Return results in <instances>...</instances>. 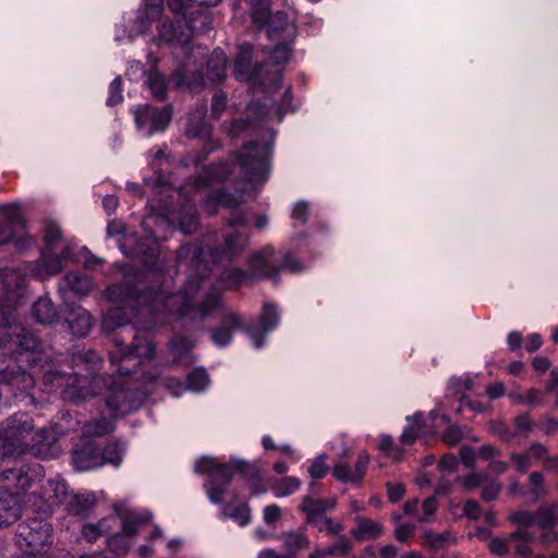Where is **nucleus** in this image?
I'll return each instance as SVG.
<instances>
[{"label":"nucleus","mask_w":558,"mask_h":558,"mask_svg":"<svg viewBox=\"0 0 558 558\" xmlns=\"http://www.w3.org/2000/svg\"><path fill=\"white\" fill-rule=\"evenodd\" d=\"M230 169L227 163L215 166L206 171V175L197 178L193 184L185 185L180 192L183 204L179 209L170 210L167 216L150 215L144 218L142 226L147 232V236L135 241L133 235H123L119 241L120 247L125 255L140 259L143 266L150 271H157L159 259V232L154 229L155 226L163 227L168 225L177 226L183 233L191 234L197 230L198 218L195 204L203 202L206 210L214 215L217 206H223L231 209L229 218L230 230L223 235V247L221 252H211L213 262H219L223 257L231 259L240 255L248 243L250 234L247 232L248 218L247 211L240 208L244 202L242 195L234 196L222 190L213 189L214 182L226 180L230 175Z\"/></svg>","instance_id":"obj_1"},{"label":"nucleus","mask_w":558,"mask_h":558,"mask_svg":"<svg viewBox=\"0 0 558 558\" xmlns=\"http://www.w3.org/2000/svg\"><path fill=\"white\" fill-rule=\"evenodd\" d=\"M187 289L194 291L192 284ZM189 293L186 290L185 294H173L162 287L137 293L131 287L112 284L107 289L106 294L113 305L102 316L101 329L112 332L129 324L136 313L146 310L175 317L204 318L217 305L215 295H209L199 307H191L189 302L193 295Z\"/></svg>","instance_id":"obj_2"},{"label":"nucleus","mask_w":558,"mask_h":558,"mask_svg":"<svg viewBox=\"0 0 558 558\" xmlns=\"http://www.w3.org/2000/svg\"><path fill=\"white\" fill-rule=\"evenodd\" d=\"M35 356L39 359L36 373H41L45 381L56 389H61L63 399L78 402L89 397L104 395L106 405L111 416L124 415L137 408L135 392L124 388L123 384L114 381L111 377L95 375L68 374L61 371L59 364L49 360L48 354L35 349ZM90 372V368H87Z\"/></svg>","instance_id":"obj_3"},{"label":"nucleus","mask_w":558,"mask_h":558,"mask_svg":"<svg viewBox=\"0 0 558 558\" xmlns=\"http://www.w3.org/2000/svg\"><path fill=\"white\" fill-rule=\"evenodd\" d=\"M57 439V432L52 427L35 430L33 420L27 414H14L0 428V460L27 450L35 456L46 457Z\"/></svg>","instance_id":"obj_4"},{"label":"nucleus","mask_w":558,"mask_h":558,"mask_svg":"<svg viewBox=\"0 0 558 558\" xmlns=\"http://www.w3.org/2000/svg\"><path fill=\"white\" fill-rule=\"evenodd\" d=\"M194 471L209 475V481L205 484V490L213 504L223 502V495L227 492L233 471H239L247 480H259V469L239 459L231 460L227 464H218L214 458H201L195 462Z\"/></svg>","instance_id":"obj_5"},{"label":"nucleus","mask_w":558,"mask_h":558,"mask_svg":"<svg viewBox=\"0 0 558 558\" xmlns=\"http://www.w3.org/2000/svg\"><path fill=\"white\" fill-rule=\"evenodd\" d=\"M190 284L194 287V291L192 292V289H189V294L193 295L191 301L189 302V306L199 307V305H202L208 299L209 295H215L217 300V305L213 307V310L206 317L193 319V322L204 320L214 313L220 311L221 325L213 330L211 340L217 347L228 345L231 342L233 331L242 328V320L240 316L233 311L223 307L220 293L217 291V289H210L209 291L202 294L201 291L203 288V280L201 279L190 278L186 281L183 290L178 294H185ZM185 318L192 320V318L190 317Z\"/></svg>","instance_id":"obj_6"},{"label":"nucleus","mask_w":558,"mask_h":558,"mask_svg":"<svg viewBox=\"0 0 558 558\" xmlns=\"http://www.w3.org/2000/svg\"><path fill=\"white\" fill-rule=\"evenodd\" d=\"M114 349L110 351V363L121 375H130L141 365L150 362L155 357L156 349L154 342L147 335L137 332L133 337L130 348H123V341L117 337L113 339Z\"/></svg>","instance_id":"obj_7"},{"label":"nucleus","mask_w":558,"mask_h":558,"mask_svg":"<svg viewBox=\"0 0 558 558\" xmlns=\"http://www.w3.org/2000/svg\"><path fill=\"white\" fill-rule=\"evenodd\" d=\"M250 271L257 278H271L282 269L300 272L303 267L294 260L290 253L277 252L271 246H265L255 252L248 260Z\"/></svg>","instance_id":"obj_8"},{"label":"nucleus","mask_w":558,"mask_h":558,"mask_svg":"<svg viewBox=\"0 0 558 558\" xmlns=\"http://www.w3.org/2000/svg\"><path fill=\"white\" fill-rule=\"evenodd\" d=\"M252 8V21L257 27H267V36L274 41H293L296 35V27L288 19L287 13L278 11L269 14L268 3L263 0L259 4H250Z\"/></svg>","instance_id":"obj_9"},{"label":"nucleus","mask_w":558,"mask_h":558,"mask_svg":"<svg viewBox=\"0 0 558 558\" xmlns=\"http://www.w3.org/2000/svg\"><path fill=\"white\" fill-rule=\"evenodd\" d=\"M268 145L250 144L245 145L235 159L246 181L251 183H263L269 173Z\"/></svg>","instance_id":"obj_10"},{"label":"nucleus","mask_w":558,"mask_h":558,"mask_svg":"<svg viewBox=\"0 0 558 558\" xmlns=\"http://www.w3.org/2000/svg\"><path fill=\"white\" fill-rule=\"evenodd\" d=\"M51 543L52 534L49 523L34 519L19 524L16 544L25 554L29 556L40 554Z\"/></svg>","instance_id":"obj_11"},{"label":"nucleus","mask_w":558,"mask_h":558,"mask_svg":"<svg viewBox=\"0 0 558 558\" xmlns=\"http://www.w3.org/2000/svg\"><path fill=\"white\" fill-rule=\"evenodd\" d=\"M513 524H524L529 526L537 525L542 530L541 542L547 544L550 542L554 527L558 524V504H548L539 507L535 512L517 511L509 515Z\"/></svg>","instance_id":"obj_12"},{"label":"nucleus","mask_w":558,"mask_h":558,"mask_svg":"<svg viewBox=\"0 0 558 558\" xmlns=\"http://www.w3.org/2000/svg\"><path fill=\"white\" fill-rule=\"evenodd\" d=\"M189 14V17L185 14L183 15L184 25L181 20H177V25L165 21L159 29V38L166 43L185 47L191 41L193 34L198 29H205L209 22L208 14L203 11L197 12V16L201 20L199 25H197L196 19L192 17L193 12Z\"/></svg>","instance_id":"obj_13"},{"label":"nucleus","mask_w":558,"mask_h":558,"mask_svg":"<svg viewBox=\"0 0 558 558\" xmlns=\"http://www.w3.org/2000/svg\"><path fill=\"white\" fill-rule=\"evenodd\" d=\"M252 60V47L250 45L240 46L239 54L234 62L233 74L239 81H247L259 83L265 87H278L281 82V71L274 70L267 73L266 77L263 76V72L260 69L258 70H241L242 63L251 64Z\"/></svg>","instance_id":"obj_14"},{"label":"nucleus","mask_w":558,"mask_h":558,"mask_svg":"<svg viewBox=\"0 0 558 558\" xmlns=\"http://www.w3.org/2000/svg\"><path fill=\"white\" fill-rule=\"evenodd\" d=\"M109 450H113L116 452V456H100V452L90 445L84 448L74 449L72 452L73 465L78 471H88L95 468H99L105 463L119 465L120 462L122 461V447L118 444H113L110 445V447L107 449V452Z\"/></svg>","instance_id":"obj_15"},{"label":"nucleus","mask_w":558,"mask_h":558,"mask_svg":"<svg viewBox=\"0 0 558 558\" xmlns=\"http://www.w3.org/2000/svg\"><path fill=\"white\" fill-rule=\"evenodd\" d=\"M172 111L169 107L156 108L149 105L137 108L134 118L140 132L149 137L158 131H165L171 121Z\"/></svg>","instance_id":"obj_16"},{"label":"nucleus","mask_w":558,"mask_h":558,"mask_svg":"<svg viewBox=\"0 0 558 558\" xmlns=\"http://www.w3.org/2000/svg\"><path fill=\"white\" fill-rule=\"evenodd\" d=\"M279 324V313L276 305L265 303L260 315V328H250L247 331L256 349L264 345L265 338L269 331Z\"/></svg>","instance_id":"obj_17"},{"label":"nucleus","mask_w":558,"mask_h":558,"mask_svg":"<svg viewBox=\"0 0 558 558\" xmlns=\"http://www.w3.org/2000/svg\"><path fill=\"white\" fill-rule=\"evenodd\" d=\"M65 323L70 331L76 337L87 336L94 324L89 312L82 306L69 307Z\"/></svg>","instance_id":"obj_18"},{"label":"nucleus","mask_w":558,"mask_h":558,"mask_svg":"<svg viewBox=\"0 0 558 558\" xmlns=\"http://www.w3.org/2000/svg\"><path fill=\"white\" fill-rule=\"evenodd\" d=\"M1 209L8 215V222L4 225H0V244L15 241V245L19 248H24L26 245L29 244V239H15L12 231L13 227L15 226H20L21 228H23V221L19 213L11 205H4L1 207Z\"/></svg>","instance_id":"obj_19"},{"label":"nucleus","mask_w":558,"mask_h":558,"mask_svg":"<svg viewBox=\"0 0 558 558\" xmlns=\"http://www.w3.org/2000/svg\"><path fill=\"white\" fill-rule=\"evenodd\" d=\"M29 272L40 280H45L51 276L59 274L62 269L59 255L52 250H45L40 259L28 267Z\"/></svg>","instance_id":"obj_20"},{"label":"nucleus","mask_w":558,"mask_h":558,"mask_svg":"<svg viewBox=\"0 0 558 558\" xmlns=\"http://www.w3.org/2000/svg\"><path fill=\"white\" fill-rule=\"evenodd\" d=\"M21 515L16 494L9 493L0 485V529L14 523Z\"/></svg>","instance_id":"obj_21"},{"label":"nucleus","mask_w":558,"mask_h":558,"mask_svg":"<svg viewBox=\"0 0 558 558\" xmlns=\"http://www.w3.org/2000/svg\"><path fill=\"white\" fill-rule=\"evenodd\" d=\"M544 454L545 445L541 442H533L523 452H511L509 458L518 472L525 473L534 462H541V458L544 457Z\"/></svg>","instance_id":"obj_22"},{"label":"nucleus","mask_w":558,"mask_h":558,"mask_svg":"<svg viewBox=\"0 0 558 558\" xmlns=\"http://www.w3.org/2000/svg\"><path fill=\"white\" fill-rule=\"evenodd\" d=\"M206 112V105H201L193 112L190 113L185 129V133L189 137L202 140L209 138L211 129L205 122Z\"/></svg>","instance_id":"obj_23"},{"label":"nucleus","mask_w":558,"mask_h":558,"mask_svg":"<svg viewBox=\"0 0 558 558\" xmlns=\"http://www.w3.org/2000/svg\"><path fill=\"white\" fill-rule=\"evenodd\" d=\"M518 529L509 535L510 549L515 554L526 557L532 554L531 543L535 538L534 532L531 526L524 524H515Z\"/></svg>","instance_id":"obj_24"},{"label":"nucleus","mask_w":558,"mask_h":558,"mask_svg":"<svg viewBox=\"0 0 558 558\" xmlns=\"http://www.w3.org/2000/svg\"><path fill=\"white\" fill-rule=\"evenodd\" d=\"M209 384L208 375L205 369L196 368L192 371L186 378V387H183L181 383H175L173 379L167 380V387L169 389L177 388L173 393L179 396L185 389H190L195 392L203 391Z\"/></svg>","instance_id":"obj_25"},{"label":"nucleus","mask_w":558,"mask_h":558,"mask_svg":"<svg viewBox=\"0 0 558 558\" xmlns=\"http://www.w3.org/2000/svg\"><path fill=\"white\" fill-rule=\"evenodd\" d=\"M162 0H145L144 8L135 21L137 33L144 34L151 28L162 13Z\"/></svg>","instance_id":"obj_26"},{"label":"nucleus","mask_w":558,"mask_h":558,"mask_svg":"<svg viewBox=\"0 0 558 558\" xmlns=\"http://www.w3.org/2000/svg\"><path fill=\"white\" fill-rule=\"evenodd\" d=\"M227 57L217 48L210 54L206 66V78L208 82L220 83L226 77Z\"/></svg>","instance_id":"obj_27"},{"label":"nucleus","mask_w":558,"mask_h":558,"mask_svg":"<svg viewBox=\"0 0 558 558\" xmlns=\"http://www.w3.org/2000/svg\"><path fill=\"white\" fill-rule=\"evenodd\" d=\"M384 532L383 525L365 517L355 518V526L352 530L353 536L359 541H366L379 537Z\"/></svg>","instance_id":"obj_28"},{"label":"nucleus","mask_w":558,"mask_h":558,"mask_svg":"<svg viewBox=\"0 0 558 558\" xmlns=\"http://www.w3.org/2000/svg\"><path fill=\"white\" fill-rule=\"evenodd\" d=\"M40 475V466L36 465L33 468H27L26 470L21 469L20 471L14 470H5L2 473V478L4 481H10L13 478L15 481V486L20 490H25L29 488L37 476Z\"/></svg>","instance_id":"obj_29"},{"label":"nucleus","mask_w":558,"mask_h":558,"mask_svg":"<svg viewBox=\"0 0 558 558\" xmlns=\"http://www.w3.org/2000/svg\"><path fill=\"white\" fill-rule=\"evenodd\" d=\"M153 515L149 512H128L120 514V522L122 532L130 538L134 537L140 527L151 520Z\"/></svg>","instance_id":"obj_30"},{"label":"nucleus","mask_w":558,"mask_h":558,"mask_svg":"<svg viewBox=\"0 0 558 558\" xmlns=\"http://www.w3.org/2000/svg\"><path fill=\"white\" fill-rule=\"evenodd\" d=\"M193 347V341L183 336H174L170 341V351L174 361L180 364H189L193 361L190 354Z\"/></svg>","instance_id":"obj_31"},{"label":"nucleus","mask_w":558,"mask_h":558,"mask_svg":"<svg viewBox=\"0 0 558 558\" xmlns=\"http://www.w3.org/2000/svg\"><path fill=\"white\" fill-rule=\"evenodd\" d=\"M118 524L119 521L117 517H108L96 524H85L82 529V534L88 542H94L100 535L111 532Z\"/></svg>","instance_id":"obj_32"},{"label":"nucleus","mask_w":558,"mask_h":558,"mask_svg":"<svg viewBox=\"0 0 558 558\" xmlns=\"http://www.w3.org/2000/svg\"><path fill=\"white\" fill-rule=\"evenodd\" d=\"M204 256V248L198 244H186L181 246L178 251L179 260L189 262L196 271H199L201 269H207L206 266H203Z\"/></svg>","instance_id":"obj_33"},{"label":"nucleus","mask_w":558,"mask_h":558,"mask_svg":"<svg viewBox=\"0 0 558 558\" xmlns=\"http://www.w3.org/2000/svg\"><path fill=\"white\" fill-rule=\"evenodd\" d=\"M33 315L38 323L50 324L56 320L58 312L49 298L41 296L33 305Z\"/></svg>","instance_id":"obj_34"},{"label":"nucleus","mask_w":558,"mask_h":558,"mask_svg":"<svg viewBox=\"0 0 558 558\" xmlns=\"http://www.w3.org/2000/svg\"><path fill=\"white\" fill-rule=\"evenodd\" d=\"M170 82L177 87L186 86L190 89H196L198 87L205 86L206 81L203 74H192L187 75V69L184 66L179 69L170 78Z\"/></svg>","instance_id":"obj_35"},{"label":"nucleus","mask_w":558,"mask_h":558,"mask_svg":"<svg viewBox=\"0 0 558 558\" xmlns=\"http://www.w3.org/2000/svg\"><path fill=\"white\" fill-rule=\"evenodd\" d=\"M114 429L112 420L100 417L86 422L82 427L84 437H101Z\"/></svg>","instance_id":"obj_36"},{"label":"nucleus","mask_w":558,"mask_h":558,"mask_svg":"<svg viewBox=\"0 0 558 558\" xmlns=\"http://www.w3.org/2000/svg\"><path fill=\"white\" fill-rule=\"evenodd\" d=\"M44 498L49 505H59L68 499V486L62 481H48Z\"/></svg>","instance_id":"obj_37"},{"label":"nucleus","mask_w":558,"mask_h":558,"mask_svg":"<svg viewBox=\"0 0 558 558\" xmlns=\"http://www.w3.org/2000/svg\"><path fill=\"white\" fill-rule=\"evenodd\" d=\"M69 288L78 295H87L94 289V282L89 277L81 276L77 272H69L64 277Z\"/></svg>","instance_id":"obj_38"},{"label":"nucleus","mask_w":558,"mask_h":558,"mask_svg":"<svg viewBox=\"0 0 558 558\" xmlns=\"http://www.w3.org/2000/svg\"><path fill=\"white\" fill-rule=\"evenodd\" d=\"M301 487V482L299 478L294 476H286L271 485L272 494L278 497H287L295 492H298Z\"/></svg>","instance_id":"obj_39"},{"label":"nucleus","mask_w":558,"mask_h":558,"mask_svg":"<svg viewBox=\"0 0 558 558\" xmlns=\"http://www.w3.org/2000/svg\"><path fill=\"white\" fill-rule=\"evenodd\" d=\"M95 505V497L93 494H76L71 496L68 502L69 511L73 514H84Z\"/></svg>","instance_id":"obj_40"},{"label":"nucleus","mask_w":558,"mask_h":558,"mask_svg":"<svg viewBox=\"0 0 558 558\" xmlns=\"http://www.w3.org/2000/svg\"><path fill=\"white\" fill-rule=\"evenodd\" d=\"M284 547L288 551V557L290 558L296 551L306 548L308 546V541L304 533L302 532H290L282 535Z\"/></svg>","instance_id":"obj_41"},{"label":"nucleus","mask_w":558,"mask_h":558,"mask_svg":"<svg viewBox=\"0 0 558 558\" xmlns=\"http://www.w3.org/2000/svg\"><path fill=\"white\" fill-rule=\"evenodd\" d=\"M248 279L250 275L240 268H231L226 270L221 278L222 287L225 289H234L246 282Z\"/></svg>","instance_id":"obj_42"},{"label":"nucleus","mask_w":558,"mask_h":558,"mask_svg":"<svg viewBox=\"0 0 558 558\" xmlns=\"http://www.w3.org/2000/svg\"><path fill=\"white\" fill-rule=\"evenodd\" d=\"M422 537L423 544L434 549L444 548L453 541L449 532L437 534L433 531H425Z\"/></svg>","instance_id":"obj_43"},{"label":"nucleus","mask_w":558,"mask_h":558,"mask_svg":"<svg viewBox=\"0 0 558 558\" xmlns=\"http://www.w3.org/2000/svg\"><path fill=\"white\" fill-rule=\"evenodd\" d=\"M423 415L416 413L413 417H408L409 425L404 428L401 435V441L405 445L413 444L421 433V421Z\"/></svg>","instance_id":"obj_44"},{"label":"nucleus","mask_w":558,"mask_h":558,"mask_svg":"<svg viewBox=\"0 0 558 558\" xmlns=\"http://www.w3.org/2000/svg\"><path fill=\"white\" fill-rule=\"evenodd\" d=\"M222 515L233 519L241 526L246 525L251 520L250 508L245 504L235 508H231L230 506L225 505L222 507Z\"/></svg>","instance_id":"obj_45"},{"label":"nucleus","mask_w":558,"mask_h":558,"mask_svg":"<svg viewBox=\"0 0 558 558\" xmlns=\"http://www.w3.org/2000/svg\"><path fill=\"white\" fill-rule=\"evenodd\" d=\"M292 43L293 41L287 40L276 41L275 48L270 54L272 63L280 65L288 62L291 56Z\"/></svg>","instance_id":"obj_46"},{"label":"nucleus","mask_w":558,"mask_h":558,"mask_svg":"<svg viewBox=\"0 0 558 558\" xmlns=\"http://www.w3.org/2000/svg\"><path fill=\"white\" fill-rule=\"evenodd\" d=\"M133 542L122 531L112 535L108 539V547L117 555L125 554L132 546Z\"/></svg>","instance_id":"obj_47"},{"label":"nucleus","mask_w":558,"mask_h":558,"mask_svg":"<svg viewBox=\"0 0 558 558\" xmlns=\"http://www.w3.org/2000/svg\"><path fill=\"white\" fill-rule=\"evenodd\" d=\"M530 493L536 499L543 498L548 495V489L545 486L544 475L541 472H532L529 475Z\"/></svg>","instance_id":"obj_48"},{"label":"nucleus","mask_w":558,"mask_h":558,"mask_svg":"<svg viewBox=\"0 0 558 558\" xmlns=\"http://www.w3.org/2000/svg\"><path fill=\"white\" fill-rule=\"evenodd\" d=\"M146 84L154 97L162 99L166 95L165 77L158 72H150Z\"/></svg>","instance_id":"obj_49"},{"label":"nucleus","mask_w":558,"mask_h":558,"mask_svg":"<svg viewBox=\"0 0 558 558\" xmlns=\"http://www.w3.org/2000/svg\"><path fill=\"white\" fill-rule=\"evenodd\" d=\"M46 250H53L54 245L61 240V230L57 222L47 221L45 226Z\"/></svg>","instance_id":"obj_50"},{"label":"nucleus","mask_w":558,"mask_h":558,"mask_svg":"<svg viewBox=\"0 0 558 558\" xmlns=\"http://www.w3.org/2000/svg\"><path fill=\"white\" fill-rule=\"evenodd\" d=\"M378 449L395 460H399L402 456V450L396 446L392 438L387 435L380 436Z\"/></svg>","instance_id":"obj_51"},{"label":"nucleus","mask_w":558,"mask_h":558,"mask_svg":"<svg viewBox=\"0 0 558 558\" xmlns=\"http://www.w3.org/2000/svg\"><path fill=\"white\" fill-rule=\"evenodd\" d=\"M301 510L310 517L322 514L326 511V502L311 497H304L301 504Z\"/></svg>","instance_id":"obj_52"},{"label":"nucleus","mask_w":558,"mask_h":558,"mask_svg":"<svg viewBox=\"0 0 558 558\" xmlns=\"http://www.w3.org/2000/svg\"><path fill=\"white\" fill-rule=\"evenodd\" d=\"M458 482L463 486L465 492H472L486 482V475L472 473L466 476L459 477Z\"/></svg>","instance_id":"obj_53"},{"label":"nucleus","mask_w":558,"mask_h":558,"mask_svg":"<svg viewBox=\"0 0 558 558\" xmlns=\"http://www.w3.org/2000/svg\"><path fill=\"white\" fill-rule=\"evenodd\" d=\"M123 100L122 95V80L117 76L109 85V95L107 98L108 106H114Z\"/></svg>","instance_id":"obj_54"},{"label":"nucleus","mask_w":558,"mask_h":558,"mask_svg":"<svg viewBox=\"0 0 558 558\" xmlns=\"http://www.w3.org/2000/svg\"><path fill=\"white\" fill-rule=\"evenodd\" d=\"M332 475L342 483H355L353 470L345 462H339L335 465Z\"/></svg>","instance_id":"obj_55"},{"label":"nucleus","mask_w":558,"mask_h":558,"mask_svg":"<svg viewBox=\"0 0 558 558\" xmlns=\"http://www.w3.org/2000/svg\"><path fill=\"white\" fill-rule=\"evenodd\" d=\"M368 462H369L368 453L366 451L360 452V454L356 459L354 469H353V477H354L355 483L361 482L362 478L364 477L366 470H367Z\"/></svg>","instance_id":"obj_56"},{"label":"nucleus","mask_w":558,"mask_h":558,"mask_svg":"<svg viewBox=\"0 0 558 558\" xmlns=\"http://www.w3.org/2000/svg\"><path fill=\"white\" fill-rule=\"evenodd\" d=\"M464 437L463 429L458 425H450L442 434V439L446 444L454 446L460 442Z\"/></svg>","instance_id":"obj_57"},{"label":"nucleus","mask_w":558,"mask_h":558,"mask_svg":"<svg viewBox=\"0 0 558 558\" xmlns=\"http://www.w3.org/2000/svg\"><path fill=\"white\" fill-rule=\"evenodd\" d=\"M328 471V465L325 462V457H318L308 466V473L312 478H323Z\"/></svg>","instance_id":"obj_58"},{"label":"nucleus","mask_w":558,"mask_h":558,"mask_svg":"<svg viewBox=\"0 0 558 558\" xmlns=\"http://www.w3.org/2000/svg\"><path fill=\"white\" fill-rule=\"evenodd\" d=\"M482 490V498L485 501H492L497 498L500 493L501 486L497 481H487L484 483Z\"/></svg>","instance_id":"obj_59"},{"label":"nucleus","mask_w":558,"mask_h":558,"mask_svg":"<svg viewBox=\"0 0 558 558\" xmlns=\"http://www.w3.org/2000/svg\"><path fill=\"white\" fill-rule=\"evenodd\" d=\"M510 542L508 538H494L489 543V549L493 554L497 556H504L510 550Z\"/></svg>","instance_id":"obj_60"},{"label":"nucleus","mask_w":558,"mask_h":558,"mask_svg":"<svg viewBox=\"0 0 558 558\" xmlns=\"http://www.w3.org/2000/svg\"><path fill=\"white\" fill-rule=\"evenodd\" d=\"M537 426L546 435H551L558 430V420L550 415H544L539 418Z\"/></svg>","instance_id":"obj_61"},{"label":"nucleus","mask_w":558,"mask_h":558,"mask_svg":"<svg viewBox=\"0 0 558 558\" xmlns=\"http://www.w3.org/2000/svg\"><path fill=\"white\" fill-rule=\"evenodd\" d=\"M438 508V502L435 497L426 498L422 504L423 515L420 521H429Z\"/></svg>","instance_id":"obj_62"},{"label":"nucleus","mask_w":558,"mask_h":558,"mask_svg":"<svg viewBox=\"0 0 558 558\" xmlns=\"http://www.w3.org/2000/svg\"><path fill=\"white\" fill-rule=\"evenodd\" d=\"M282 517L281 509L277 505H268L264 508L263 519L267 524H274Z\"/></svg>","instance_id":"obj_63"},{"label":"nucleus","mask_w":558,"mask_h":558,"mask_svg":"<svg viewBox=\"0 0 558 558\" xmlns=\"http://www.w3.org/2000/svg\"><path fill=\"white\" fill-rule=\"evenodd\" d=\"M227 96L222 92H218L214 95L211 101V114L218 118L221 112L226 109Z\"/></svg>","instance_id":"obj_64"}]
</instances>
